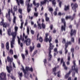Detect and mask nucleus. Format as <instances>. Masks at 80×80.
<instances>
[{
  "label": "nucleus",
  "instance_id": "79ce46f5",
  "mask_svg": "<svg viewBox=\"0 0 80 80\" xmlns=\"http://www.w3.org/2000/svg\"><path fill=\"white\" fill-rule=\"evenodd\" d=\"M49 18H48L47 17H46V21H48L49 20Z\"/></svg>",
  "mask_w": 80,
  "mask_h": 80
},
{
  "label": "nucleus",
  "instance_id": "412c9836",
  "mask_svg": "<svg viewBox=\"0 0 80 80\" xmlns=\"http://www.w3.org/2000/svg\"><path fill=\"white\" fill-rule=\"evenodd\" d=\"M70 73H71V71H70L68 73H67V74H66V75L65 76V77L66 79H67L68 78V77H69V75L70 74Z\"/></svg>",
  "mask_w": 80,
  "mask_h": 80
},
{
  "label": "nucleus",
  "instance_id": "6e6552de",
  "mask_svg": "<svg viewBox=\"0 0 80 80\" xmlns=\"http://www.w3.org/2000/svg\"><path fill=\"white\" fill-rule=\"evenodd\" d=\"M8 14L6 13V17L7 18L8 15V19L9 22H11V19H10V9H9L8 10Z\"/></svg>",
  "mask_w": 80,
  "mask_h": 80
},
{
  "label": "nucleus",
  "instance_id": "58836bf2",
  "mask_svg": "<svg viewBox=\"0 0 80 80\" xmlns=\"http://www.w3.org/2000/svg\"><path fill=\"white\" fill-rule=\"evenodd\" d=\"M67 48H66V47H65V53L66 54L68 52V50L67 49Z\"/></svg>",
  "mask_w": 80,
  "mask_h": 80
},
{
  "label": "nucleus",
  "instance_id": "de8ad7c7",
  "mask_svg": "<svg viewBox=\"0 0 80 80\" xmlns=\"http://www.w3.org/2000/svg\"><path fill=\"white\" fill-rule=\"evenodd\" d=\"M33 68L32 67H31L30 68V72H33Z\"/></svg>",
  "mask_w": 80,
  "mask_h": 80
},
{
  "label": "nucleus",
  "instance_id": "a211bd4d",
  "mask_svg": "<svg viewBox=\"0 0 80 80\" xmlns=\"http://www.w3.org/2000/svg\"><path fill=\"white\" fill-rule=\"evenodd\" d=\"M6 48L7 50H9V42H8L6 43Z\"/></svg>",
  "mask_w": 80,
  "mask_h": 80
},
{
  "label": "nucleus",
  "instance_id": "e2e57ef3",
  "mask_svg": "<svg viewBox=\"0 0 80 80\" xmlns=\"http://www.w3.org/2000/svg\"><path fill=\"white\" fill-rule=\"evenodd\" d=\"M14 58H17V55H14Z\"/></svg>",
  "mask_w": 80,
  "mask_h": 80
},
{
  "label": "nucleus",
  "instance_id": "13d9d810",
  "mask_svg": "<svg viewBox=\"0 0 80 80\" xmlns=\"http://www.w3.org/2000/svg\"><path fill=\"white\" fill-rule=\"evenodd\" d=\"M62 43H65V40L64 39H63L62 41Z\"/></svg>",
  "mask_w": 80,
  "mask_h": 80
},
{
  "label": "nucleus",
  "instance_id": "c756f323",
  "mask_svg": "<svg viewBox=\"0 0 80 80\" xmlns=\"http://www.w3.org/2000/svg\"><path fill=\"white\" fill-rule=\"evenodd\" d=\"M21 56L22 57L23 60H24L25 57V55H24V54H21Z\"/></svg>",
  "mask_w": 80,
  "mask_h": 80
},
{
  "label": "nucleus",
  "instance_id": "7ed1b4c3",
  "mask_svg": "<svg viewBox=\"0 0 80 80\" xmlns=\"http://www.w3.org/2000/svg\"><path fill=\"white\" fill-rule=\"evenodd\" d=\"M22 70L24 74L25 75V77L26 78H27V77L25 76V74H27V72H28V71L30 70V68L28 67H26L25 69H24V67H23V66H22Z\"/></svg>",
  "mask_w": 80,
  "mask_h": 80
},
{
  "label": "nucleus",
  "instance_id": "5701e85b",
  "mask_svg": "<svg viewBox=\"0 0 80 80\" xmlns=\"http://www.w3.org/2000/svg\"><path fill=\"white\" fill-rule=\"evenodd\" d=\"M69 19H71L72 20V17L70 16H67L66 17V20H68Z\"/></svg>",
  "mask_w": 80,
  "mask_h": 80
},
{
  "label": "nucleus",
  "instance_id": "b1692460",
  "mask_svg": "<svg viewBox=\"0 0 80 80\" xmlns=\"http://www.w3.org/2000/svg\"><path fill=\"white\" fill-rule=\"evenodd\" d=\"M35 48V46H33L32 47H30V52H32L33 51V50H34V48Z\"/></svg>",
  "mask_w": 80,
  "mask_h": 80
},
{
  "label": "nucleus",
  "instance_id": "9b49d317",
  "mask_svg": "<svg viewBox=\"0 0 80 80\" xmlns=\"http://www.w3.org/2000/svg\"><path fill=\"white\" fill-rule=\"evenodd\" d=\"M12 40L11 41V44L14 45V43H15V39L16 36L13 35H12Z\"/></svg>",
  "mask_w": 80,
  "mask_h": 80
},
{
  "label": "nucleus",
  "instance_id": "f257e3e1",
  "mask_svg": "<svg viewBox=\"0 0 80 80\" xmlns=\"http://www.w3.org/2000/svg\"><path fill=\"white\" fill-rule=\"evenodd\" d=\"M48 35V33H46V37L45 39L44 40V41H46V42H47L48 41H49V42L50 43L49 45V54L48 55V61H50L51 60V58L52 57V55L51 54V50L52 49L53 47H54V46L50 43V42L52 41V37L51 36H50L49 39L48 38L47 36Z\"/></svg>",
  "mask_w": 80,
  "mask_h": 80
},
{
  "label": "nucleus",
  "instance_id": "49530a36",
  "mask_svg": "<svg viewBox=\"0 0 80 80\" xmlns=\"http://www.w3.org/2000/svg\"><path fill=\"white\" fill-rule=\"evenodd\" d=\"M16 1L18 5H20V4H19V1H18V0H16Z\"/></svg>",
  "mask_w": 80,
  "mask_h": 80
},
{
  "label": "nucleus",
  "instance_id": "774afa93",
  "mask_svg": "<svg viewBox=\"0 0 80 80\" xmlns=\"http://www.w3.org/2000/svg\"><path fill=\"white\" fill-rule=\"evenodd\" d=\"M57 48H55L54 49V51L55 52H56L57 51Z\"/></svg>",
  "mask_w": 80,
  "mask_h": 80
},
{
  "label": "nucleus",
  "instance_id": "6e6d98bb",
  "mask_svg": "<svg viewBox=\"0 0 80 80\" xmlns=\"http://www.w3.org/2000/svg\"><path fill=\"white\" fill-rule=\"evenodd\" d=\"M68 61H70V57L69 56H68Z\"/></svg>",
  "mask_w": 80,
  "mask_h": 80
},
{
  "label": "nucleus",
  "instance_id": "f704fd0d",
  "mask_svg": "<svg viewBox=\"0 0 80 80\" xmlns=\"http://www.w3.org/2000/svg\"><path fill=\"white\" fill-rule=\"evenodd\" d=\"M57 9H58V8H56V9H55V10H56V12H54V14L56 16L57 15V12H56V11H57Z\"/></svg>",
  "mask_w": 80,
  "mask_h": 80
},
{
  "label": "nucleus",
  "instance_id": "f3484780",
  "mask_svg": "<svg viewBox=\"0 0 80 80\" xmlns=\"http://www.w3.org/2000/svg\"><path fill=\"white\" fill-rule=\"evenodd\" d=\"M33 4H34V5H35L37 8H38L39 7V3H38L36 4L35 1H33Z\"/></svg>",
  "mask_w": 80,
  "mask_h": 80
},
{
  "label": "nucleus",
  "instance_id": "8fccbe9b",
  "mask_svg": "<svg viewBox=\"0 0 80 80\" xmlns=\"http://www.w3.org/2000/svg\"><path fill=\"white\" fill-rule=\"evenodd\" d=\"M74 48H72L71 49V52H72L73 53V52H74Z\"/></svg>",
  "mask_w": 80,
  "mask_h": 80
},
{
  "label": "nucleus",
  "instance_id": "aec40b11",
  "mask_svg": "<svg viewBox=\"0 0 80 80\" xmlns=\"http://www.w3.org/2000/svg\"><path fill=\"white\" fill-rule=\"evenodd\" d=\"M72 44V42H68L66 43L65 46L66 48H67L68 47V45H71Z\"/></svg>",
  "mask_w": 80,
  "mask_h": 80
},
{
  "label": "nucleus",
  "instance_id": "338daca9",
  "mask_svg": "<svg viewBox=\"0 0 80 80\" xmlns=\"http://www.w3.org/2000/svg\"><path fill=\"white\" fill-rule=\"evenodd\" d=\"M75 73L74 72H73L72 73V77H75Z\"/></svg>",
  "mask_w": 80,
  "mask_h": 80
},
{
  "label": "nucleus",
  "instance_id": "a18cd8bd",
  "mask_svg": "<svg viewBox=\"0 0 80 80\" xmlns=\"http://www.w3.org/2000/svg\"><path fill=\"white\" fill-rule=\"evenodd\" d=\"M1 48H4V44L3 43H1Z\"/></svg>",
  "mask_w": 80,
  "mask_h": 80
},
{
  "label": "nucleus",
  "instance_id": "2eb2a0df",
  "mask_svg": "<svg viewBox=\"0 0 80 80\" xmlns=\"http://www.w3.org/2000/svg\"><path fill=\"white\" fill-rule=\"evenodd\" d=\"M46 2H47L48 3V0H44V1H43L42 2H41V6L42 7V5L46 3Z\"/></svg>",
  "mask_w": 80,
  "mask_h": 80
},
{
  "label": "nucleus",
  "instance_id": "c9c22d12",
  "mask_svg": "<svg viewBox=\"0 0 80 80\" xmlns=\"http://www.w3.org/2000/svg\"><path fill=\"white\" fill-rule=\"evenodd\" d=\"M29 32H30V30H29V28L28 27L27 28V33L28 34H29Z\"/></svg>",
  "mask_w": 80,
  "mask_h": 80
},
{
  "label": "nucleus",
  "instance_id": "c03bdc74",
  "mask_svg": "<svg viewBox=\"0 0 80 80\" xmlns=\"http://www.w3.org/2000/svg\"><path fill=\"white\" fill-rule=\"evenodd\" d=\"M31 32L32 34L33 35V34H34V33H35V32H34V31H33L32 30H31Z\"/></svg>",
  "mask_w": 80,
  "mask_h": 80
},
{
  "label": "nucleus",
  "instance_id": "20e7f679",
  "mask_svg": "<svg viewBox=\"0 0 80 80\" xmlns=\"http://www.w3.org/2000/svg\"><path fill=\"white\" fill-rule=\"evenodd\" d=\"M62 21L64 23V25L62 26L61 27V30L62 31H65L66 27V22H65V20L63 18L62 19Z\"/></svg>",
  "mask_w": 80,
  "mask_h": 80
},
{
  "label": "nucleus",
  "instance_id": "ddd939ff",
  "mask_svg": "<svg viewBox=\"0 0 80 80\" xmlns=\"http://www.w3.org/2000/svg\"><path fill=\"white\" fill-rule=\"evenodd\" d=\"M5 76H6V73L3 72H2L1 73H0V80H2V77Z\"/></svg>",
  "mask_w": 80,
  "mask_h": 80
},
{
  "label": "nucleus",
  "instance_id": "0e129e2a",
  "mask_svg": "<svg viewBox=\"0 0 80 80\" xmlns=\"http://www.w3.org/2000/svg\"><path fill=\"white\" fill-rule=\"evenodd\" d=\"M61 4H62V2H59V7H60V8L61 7Z\"/></svg>",
  "mask_w": 80,
  "mask_h": 80
},
{
  "label": "nucleus",
  "instance_id": "052dcab7",
  "mask_svg": "<svg viewBox=\"0 0 80 80\" xmlns=\"http://www.w3.org/2000/svg\"><path fill=\"white\" fill-rule=\"evenodd\" d=\"M50 27L51 29L52 30V28H53L52 25H50Z\"/></svg>",
  "mask_w": 80,
  "mask_h": 80
},
{
  "label": "nucleus",
  "instance_id": "f03ea898",
  "mask_svg": "<svg viewBox=\"0 0 80 80\" xmlns=\"http://www.w3.org/2000/svg\"><path fill=\"white\" fill-rule=\"evenodd\" d=\"M7 61L8 62H9L10 63L8 64V66H6V70L8 71V73H10L11 71L13 70L12 69V62H13V58H10L9 56H8L7 57Z\"/></svg>",
  "mask_w": 80,
  "mask_h": 80
},
{
  "label": "nucleus",
  "instance_id": "e433bc0d",
  "mask_svg": "<svg viewBox=\"0 0 80 80\" xmlns=\"http://www.w3.org/2000/svg\"><path fill=\"white\" fill-rule=\"evenodd\" d=\"M49 11L50 12H52L53 11V9L51 8H49Z\"/></svg>",
  "mask_w": 80,
  "mask_h": 80
},
{
  "label": "nucleus",
  "instance_id": "4c0bfd02",
  "mask_svg": "<svg viewBox=\"0 0 80 80\" xmlns=\"http://www.w3.org/2000/svg\"><path fill=\"white\" fill-rule=\"evenodd\" d=\"M71 41L72 42H73V43L74 42V38H71Z\"/></svg>",
  "mask_w": 80,
  "mask_h": 80
},
{
  "label": "nucleus",
  "instance_id": "bf43d9fd",
  "mask_svg": "<svg viewBox=\"0 0 80 80\" xmlns=\"http://www.w3.org/2000/svg\"><path fill=\"white\" fill-rule=\"evenodd\" d=\"M0 34L1 35H2V29L0 30Z\"/></svg>",
  "mask_w": 80,
  "mask_h": 80
},
{
  "label": "nucleus",
  "instance_id": "4468645a",
  "mask_svg": "<svg viewBox=\"0 0 80 80\" xmlns=\"http://www.w3.org/2000/svg\"><path fill=\"white\" fill-rule=\"evenodd\" d=\"M76 31L75 30H71V36H72L73 35H74L76 34Z\"/></svg>",
  "mask_w": 80,
  "mask_h": 80
},
{
  "label": "nucleus",
  "instance_id": "bb28decb",
  "mask_svg": "<svg viewBox=\"0 0 80 80\" xmlns=\"http://www.w3.org/2000/svg\"><path fill=\"white\" fill-rule=\"evenodd\" d=\"M21 4L23 5L24 3V1L23 0H19Z\"/></svg>",
  "mask_w": 80,
  "mask_h": 80
},
{
  "label": "nucleus",
  "instance_id": "f8f14e48",
  "mask_svg": "<svg viewBox=\"0 0 80 80\" xmlns=\"http://www.w3.org/2000/svg\"><path fill=\"white\" fill-rule=\"evenodd\" d=\"M24 42L26 43L27 45H29L30 44V39L28 38L27 40H25Z\"/></svg>",
  "mask_w": 80,
  "mask_h": 80
},
{
  "label": "nucleus",
  "instance_id": "473e14b6",
  "mask_svg": "<svg viewBox=\"0 0 80 80\" xmlns=\"http://www.w3.org/2000/svg\"><path fill=\"white\" fill-rule=\"evenodd\" d=\"M52 4H53L54 6H55L56 4L55 0H53V1L52 2Z\"/></svg>",
  "mask_w": 80,
  "mask_h": 80
},
{
  "label": "nucleus",
  "instance_id": "864d4df0",
  "mask_svg": "<svg viewBox=\"0 0 80 80\" xmlns=\"http://www.w3.org/2000/svg\"><path fill=\"white\" fill-rule=\"evenodd\" d=\"M75 15H76L75 14V13L74 14H73V17H72V20H73L74 19V18H75Z\"/></svg>",
  "mask_w": 80,
  "mask_h": 80
},
{
  "label": "nucleus",
  "instance_id": "72a5a7b5",
  "mask_svg": "<svg viewBox=\"0 0 80 80\" xmlns=\"http://www.w3.org/2000/svg\"><path fill=\"white\" fill-rule=\"evenodd\" d=\"M42 28L43 29L45 28V25L43 24V23H42Z\"/></svg>",
  "mask_w": 80,
  "mask_h": 80
},
{
  "label": "nucleus",
  "instance_id": "603ef678",
  "mask_svg": "<svg viewBox=\"0 0 80 80\" xmlns=\"http://www.w3.org/2000/svg\"><path fill=\"white\" fill-rule=\"evenodd\" d=\"M1 66H2V63L1 59H0V67H1Z\"/></svg>",
  "mask_w": 80,
  "mask_h": 80
},
{
  "label": "nucleus",
  "instance_id": "7c9ffc66",
  "mask_svg": "<svg viewBox=\"0 0 80 80\" xmlns=\"http://www.w3.org/2000/svg\"><path fill=\"white\" fill-rule=\"evenodd\" d=\"M13 10L14 11H16V10H17V6H14L13 8Z\"/></svg>",
  "mask_w": 80,
  "mask_h": 80
},
{
  "label": "nucleus",
  "instance_id": "4be33fe9",
  "mask_svg": "<svg viewBox=\"0 0 80 80\" xmlns=\"http://www.w3.org/2000/svg\"><path fill=\"white\" fill-rule=\"evenodd\" d=\"M11 30L10 29H9L8 30V33L9 36H10L11 35Z\"/></svg>",
  "mask_w": 80,
  "mask_h": 80
},
{
  "label": "nucleus",
  "instance_id": "1a4fd4ad",
  "mask_svg": "<svg viewBox=\"0 0 80 80\" xmlns=\"http://www.w3.org/2000/svg\"><path fill=\"white\" fill-rule=\"evenodd\" d=\"M1 19L2 20V21H1L0 22V25H2L3 27L4 28H7V23H4L3 22L4 20L3 19V18H2Z\"/></svg>",
  "mask_w": 80,
  "mask_h": 80
},
{
  "label": "nucleus",
  "instance_id": "cd10ccee",
  "mask_svg": "<svg viewBox=\"0 0 80 80\" xmlns=\"http://www.w3.org/2000/svg\"><path fill=\"white\" fill-rule=\"evenodd\" d=\"M9 52L10 53V54H11L12 55H13V50L12 49H10Z\"/></svg>",
  "mask_w": 80,
  "mask_h": 80
},
{
  "label": "nucleus",
  "instance_id": "393cba45",
  "mask_svg": "<svg viewBox=\"0 0 80 80\" xmlns=\"http://www.w3.org/2000/svg\"><path fill=\"white\" fill-rule=\"evenodd\" d=\"M37 23L38 24V26L39 29H42V27L41 26V25H40V24L38 23V21Z\"/></svg>",
  "mask_w": 80,
  "mask_h": 80
},
{
  "label": "nucleus",
  "instance_id": "3c124183",
  "mask_svg": "<svg viewBox=\"0 0 80 80\" xmlns=\"http://www.w3.org/2000/svg\"><path fill=\"white\" fill-rule=\"evenodd\" d=\"M19 12L21 14H22V10L21 9H19L18 10Z\"/></svg>",
  "mask_w": 80,
  "mask_h": 80
},
{
  "label": "nucleus",
  "instance_id": "69168bd1",
  "mask_svg": "<svg viewBox=\"0 0 80 80\" xmlns=\"http://www.w3.org/2000/svg\"><path fill=\"white\" fill-rule=\"evenodd\" d=\"M67 64L68 65L70 64V61H68L67 62Z\"/></svg>",
  "mask_w": 80,
  "mask_h": 80
},
{
  "label": "nucleus",
  "instance_id": "4d7b16f0",
  "mask_svg": "<svg viewBox=\"0 0 80 80\" xmlns=\"http://www.w3.org/2000/svg\"><path fill=\"white\" fill-rule=\"evenodd\" d=\"M63 58H62L61 59V64L62 62H63Z\"/></svg>",
  "mask_w": 80,
  "mask_h": 80
},
{
  "label": "nucleus",
  "instance_id": "6ab92c4d",
  "mask_svg": "<svg viewBox=\"0 0 80 80\" xmlns=\"http://www.w3.org/2000/svg\"><path fill=\"white\" fill-rule=\"evenodd\" d=\"M69 5H68L67 6L65 5L64 7V10L66 11L69 10Z\"/></svg>",
  "mask_w": 80,
  "mask_h": 80
},
{
  "label": "nucleus",
  "instance_id": "a19ab883",
  "mask_svg": "<svg viewBox=\"0 0 80 80\" xmlns=\"http://www.w3.org/2000/svg\"><path fill=\"white\" fill-rule=\"evenodd\" d=\"M20 77H22L23 75L22 74V72L18 74Z\"/></svg>",
  "mask_w": 80,
  "mask_h": 80
},
{
  "label": "nucleus",
  "instance_id": "423d86ee",
  "mask_svg": "<svg viewBox=\"0 0 80 80\" xmlns=\"http://www.w3.org/2000/svg\"><path fill=\"white\" fill-rule=\"evenodd\" d=\"M75 62L76 61L75 60H74L73 62L74 66L72 67V69L73 70L75 71L77 73H78V68H75V67H76V63H75Z\"/></svg>",
  "mask_w": 80,
  "mask_h": 80
},
{
  "label": "nucleus",
  "instance_id": "39448f33",
  "mask_svg": "<svg viewBox=\"0 0 80 80\" xmlns=\"http://www.w3.org/2000/svg\"><path fill=\"white\" fill-rule=\"evenodd\" d=\"M30 0H27L26 2H25L27 6V11L28 13H30V8H29L30 7V5L29 4V3H30Z\"/></svg>",
  "mask_w": 80,
  "mask_h": 80
},
{
  "label": "nucleus",
  "instance_id": "dca6fc26",
  "mask_svg": "<svg viewBox=\"0 0 80 80\" xmlns=\"http://www.w3.org/2000/svg\"><path fill=\"white\" fill-rule=\"evenodd\" d=\"M56 67H55L53 69L52 71V73L54 74L55 75H56L57 74V73L55 72L56 71Z\"/></svg>",
  "mask_w": 80,
  "mask_h": 80
},
{
  "label": "nucleus",
  "instance_id": "09e8293b",
  "mask_svg": "<svg viewBox=\"0 0 80 80\" xmlns=\"http://www.w3.org/2000/svg\"><path fill=\"white\" fill-rule=\"evenodd\" d=\"M40 43H38L37 45V47L38 48H40Z\"/></svg>",
  "mask_w": 80,
  "mask_h": 80
},
{
  "label": "nucleus",
  "instance_id": "0eeeda50",
  "mask_svg": "<svg viewBox=\"0 0 80 80\" xmlns=\"http://www.w3.org/2000/svg\"><path fill=\"white\" fill-rule=\"evenodd\" d=\"M73 5V3H72L71 4V6L72 8V9L75 12H76V8H78V5H77V4L76 3H75L74 5H73V7H72V5Z\"/></svg>",
  "mask_w": 80,
  "mask_h": 80
},
{
  "label": "nucleus",
  "instance_id": "5fc2aeb1",
  "mask_svg": "<svg viewBox=\"0 0 80 80\" xmlns=\"http://www.w3.org/2000/svg\"><path fill=\"white\" fill-rule=\"evenodd\" d=\"M46 62H47V60L46 59H44L43 61V62H44L45 64V63H46Z\"/></svg>",
  "mask_w": 80,
  "mask_h": 80
},
{
  "label": "nucleus",
  "instance_id": "c85d7f7f",
  "mask_svg": "<svg viewBox=\"0 0 80 80\" xmlns=\"http://www.w3.org/2000/svg\"><path fill=\"white\" fill-rule=\"evenodd\" d=\"M39 41L40 42H43V39H42V37H40Z\"/></svg>",
  "mask_w": 80,
  "mask_h": 80
},
{
  "label": "nucleus",
  "instance_id": "2f4dec72",
  "mask_svg": "<svg viewBox=\"0 0 80 80\" xmlns=\"http://www.w3.org/2000/svg\"><path fill=\"white\" fill-rule=\"evenodd\" d=\"M37 53V50H36L33 53L32 57H34V55H35Z\"/></svg>",
  "mask_w": 80,
  "mask_h": 80
},
{
  "label": "nucleus",
  "instance_id": "9d476101",
  "mask_svg": "<svg viewBox=\"0 0 80 80\" xmlns=\"http://www.w3.org/2000/svg\"><path fill=\"white\" fill-rule=\"evenodd\" d=\"M15 32H13L12 34V35L14 36H17V30H18V27L17 26H15L14 28Z\"/></svg>",
  "mask_w": 80,
  "mask_h": 80
},
{
  "label": "nucleus",
  "instance_id": "37998d69",
  "mask_svg": "<svg viewBox=\"0 0 80 80\" xmlns=\"http://www.w3.org/2000/svg\"><path fill=\"white\" fill-rule=\"evenodd\" d=\"M12 65L13 66V68H16V66H15V64L14 63V62H12Z\"/></svg>",
  "mask_w": 80,
  "mask_h": 80
},
{
  "label": "nucleus",
  "instance_id": "680f3d73",
  "mask_svg": "<svg viewBox=\"0 0 80 80\" xmlns=\"http://www.w3.org/2000/svg\"><path fill=\"white\" fill-rule=\"evenodd\" d=\"M12 76H10V77H11V78H12V79H13L14 78H15L14 77H13V76H12Z\"/></svg>",
  "mask_w": 80,
  "mask_h": 80
},
{
  "label": "nucleus",
  "instance_id": "ea45409f",
  "mask_svg": "<svg viewBox=\"0 0 80 80\" xmlns=\"http://www.w3.org/2000/svg\"><path fill=\"white\" fill-rule=\"evenodd\" d=\"M34 16H35L36 17H37L38 16V13H34Z\"/></svg>",
  "mask_w": 80,
  "mask_h": 80
},
{
  "label": "nucleus",
  "instance_id": "a878e982",
  "mask_svg": "<svg viewBox=\"0 0 80 80\" xmlns=\"http://www.w3.org/2000/svg\"><path fill=\"white\" fill-rule=\"evenodd\" d=\"M16 20V17H14V18L13 20V23H16V22L15 21Z\"/></svg>",
  "mask_w": 80,
  "mask_h": 80
}]
</instances>
